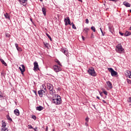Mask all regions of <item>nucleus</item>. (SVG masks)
I'll return each instance as SVG.
<instances>
[{
	"instance_id": "nucleus-60",
	"label": "nucleus",
	"mask_w": 131,
	"mask_h": 131,
	"mask_svg": "<svg viewBox=\"0 0 131 131\" xmlns=\"http://www.w3.org/2000/svg\"><path fill=\"white\" fill-rule=\"evenodd\" d=\"M1 93H2V92H0V94H1Z\"/></svg>"
},
{
	"instance_id": "nucleus-23",
	"label": "nucleus",
	"mask_w": 131,
	"mask_h": 131,
	"mask_svg": "<svg viewBox=\"0 0 131 131\" xmlns=\"http://www.w3.org/2000/svg\"><path fill=\"white\" fill-rule=\"evenodd\" d=\"M2 127H6V126H7V124H6V123L5 122V121H4L3 120L2 121Z\"/></svg>"
},
{
	"instance_id": "nucleus-53",
	"label": "nucleus",
	"mask_w": 131,
	"mask_h": 131,
	"mask_svg": "<svg viewBox=\"0 0 131 131\" xmlns=\"http://www.w3.org/2000/svg\"><path fill=\"white\" fill-rule=\"evenodd\" d=\"M97 99H98V100H99L100 97L99 96H97Z\"/></svg>"
},
{
	"instance_id": "nucleus-12",
	"label": "nucleus",
	"mask_w": 131,
	"mask_h": 131,
	"mask_svg": "<svg viewBox=\"0 0 131 131\" xmlns=\"http://www.w3.org/2000/svg\"><path fill=\"white\" fill-rule=\"evenodd\" d=\"M28 0H19L18 2L20 3L21 5H23V6H25V3L27 2Z\"/></svg>"
},
{
	"instance_id": "nucleus-55",
	"label": "nucleus",
	"mask_w": 131,
	"mask_h": 131,
	"mask_svg": "<svg viewBox=\"0 0 131 131\" xmlns=\"http://www.w3.org/2000/svg\"><path fill=\"white\" fill-rule=\"evenodd\" d=\"M49 39H50L51 41H52V37H50L49 38Z\"/></svg>"
},
{
	"instance_id": "nucleus-43",
	"label": "nucleus",
	"mask_w": 131,
	"mask_h": 131,
	"mask_svg": "<svg viewBox=\"0 0 131 131\" xmlns=\"http://www.w3.org/2000/svg\"><path fill=\"white\" fill-rule=\"evenodd\" d=\"M94 37H95L94 36V34H93V33H92L91 35V38H94Z\"/></svg>"
},
{
	"instance_id": "nucleus-63",
	"label": "nucleus",
	"mask_w": 131,
	"mask_h": 131,
	"mask_svg": "<svg viewBox=\"0 0 131 131\" xmlns=\"http://www.w3.org/2000/svg\"><path fill=\"white\" fill-rule=\"evenodd\" d=\"M110 29V27H109Z\"/></svg>"
},
{
	"instance_id": "nucleus-49",
	"label": "nucleus",
	"mask_w": 131,
	"mask_h": 131,
	"mask_svg": "<svg viewBox=\"0 0 131 131\" xmlns=\"http://www.w3.org/2000/svg\"><path fill=\"white\" fill-rule=\"evenodd\" d=\"M57 90H58V91H61V88H57Z\"/></svg>"
},
{
	"instance_id": "nucleus-24",
	"label": "nucleus",
	"mask_w": 131,
	"mask_h": 131,
	"mask_svg": "<svg viewBox=\"0 0 131 131\" xmlns=\"http://www.w3.org/2000/svg\"><path fill=\"white\" fill-rule=\"evenodd\" d=\"M67 20H68V25H71V22L70 21V18L69 17H67Z\"/></svg>"
},
{
	"instance_id": "nucleus-11",
	"label": "nucleus",
	"mask_w": 131,
	"mask_h": 131,
	"mask_svg": "<svg viewBox=\"0 0 131 131\" xmlns=\"http://www.w3.org/2000/svg\"><path fill=\"white\" fill-rule=\"evenodd\" d=\"M14 113L15 115H16V116H19V115H20V112L19 111V110L16 108L14 111Z\"/></svg>"
},
{
	"instance_id": "nucleus-34",
	"label": "nucleus",
	"mask_w": 131,
	"mask_h": 131,
	"mask_svg": "<svg viewBox=\"0 0 131 131\" xmlns=\"http://www.w3.org/2000/svg\"><path fill=\"white\" fill-rule=\"evenodd\" d=\"M127 82H128L129 84H130L131 80L130 79H127Z\"/></svg>"
},
{
	"instance_id": "nucleus-39",
	"label": "nucleus",
	"mask_w": 131,
	"mask_h": 131,
	"mask_svg": "<svg viewBox=\"0 0 131 131\" xmlns=\"http://www.w3.org/2000/svg\"><path fill=\"white\" fill-rule=\"evenodd\" d=\"M119 34H120V35H122V36H124V33H123L122 32H119Z\"/></svg>"
},
{
	"instance_id": "nucleus-61",
	"label": "nucleus",
	"mask_w": 131,
	"mask_h": 131,
	"mask_svg": "<svg viewBox=\"0 0 131 131\" xmlns=\"http://www.w3.org/2000/svg\"><path fill=\"white\" fill-rule=\"evenodd\" d=\"M101 95H102V94H101V93H100V96H101Z\"/></svg>"
},
{
	"instance_id": "nucleus-59",
	"label": "nucleus",
	"mask_w": 131,
	"mask_h": 131,
	"mask_svg": "<svg viewBox=\"0 0 131 131\" xmlns=\"http://www.w3.org/2000/svg\"><path fill=\"white\" fill-rule=\"evenodd\" d=\"M52 131H55V129H53Z\"/></svg>"
},
{
	"instance_id": "nucleus-28",
	"label": "nucleus",
	"mask_w": 131,
	"mask_h": 131,
	"mask_svg": "<svg viewBox=\"0 0 131 131\" xmlns=\"http://www.w3.org/2000/svg\"><path fill=\"white\" fill-rule=\"evenodd\" d=\"M7 118L8 120H9V121H12V118H11V117L9 115L7 116Z\"/></svg>"
},
{
	"instance_id": "nucleus-13",
	"label": "nucleus",
	"mask_w": 131,
	"mask_h": 131,
	"mask_svg": "<svg viewBox=\"0 0 131 131\" xmlns=\"http://www.w3.org/2000/svg\"><path fill=\"white\" fill-rule=\"evenodd\" d=\"M61 51L62 53H63V54H64V55H66V54L67 53V49L62 48L61 49Z\"/></svg>"
},
{
	"instance_id": "nucleus-16",
	"label": "nucleus",
	"mask_w": 131,
	"mask_h": 131,
	"mask_svg": "<svg viewBox=\"0 0 131 131\" xmlns=\"http://www.w3.org/2000/svg\"><path fill=\"white\" fill-rule=\"evenodd\" d=\"M89 30H90V29L88 28H84L83 32L85 33L86 35H88V32H89Z\"/></svg>"
},
{
	"instance_id": "nucleus-38",
	"label": "nucleus",
	"mask_w": 131,
	"mask_h": 131,
	"mask_svg": "<svg viewBox=\"0 0 131 131\" xmlns=\"http://www.w3.org/2000/svg\"><path fill=\"white\" fill-rule=\"evenodd\" d=\"M85 23H86V24H89V19H85Z\"/></svg>"
},
{
	"instance_id": "nucleus-41",
	"label": "nucleus",
	"mask_w": 131,
	"mask_h": 131,
	"mask_svg": "<svg viewBox=\"0 0 131 131\" xmlns=\"http://www.w3.org/2000/svg\"><path fill=\"white\" fill-rule=\"evenodd\" d=\"M46 35L47 36H48V38H50L51 37V36H50V35H49V34L46 33Z\"/></svg>"
},
{
	"instance_id": "nucleus-45",
	"label": "nucleus",
	"mask_w": 131,
	"mask_h": 131,
	"mask_svg": "<svg viewBox=\"0 0 131 131\" xmlns=\"http://www.w3.org/2000/svg\"><path fill=\"white\" fill-rule=\"evenodd\" d=\"M2 98H3V95H2L1 94H0V99H2Z\"/></svg>"
},
{
	"instance_id": "nucleus-19",
	"label": "nucleus",
	"mask_w": 131,
	"mask_h": 131,
	"mask_svg": "<svg viewBox=\"0 0 131 131\" xmlns=\"http://www.w3.org/2000/svg\"><path fill=\"white\" fill-rule=\"evenodd\" d=\"M0 61L1 62V63H2V64L5 66H7L8 65L7 64V63H6V62H5V60H4V59L0 58Z\"/></svg>"
},
{
	"instance_id": "nucleus-9",
	"label": "nucleus",
	"mask_w": 131,
	"mask_h": 131,
	"mask_svg": "<svg viewBox=\"0 0 131 131\" xmlns=\"http://www.w3.org/2000/svg\"><path fill=\"white\" fill-rule=\"evenodd\" d=\"M34 70H39V68H38V63L37 61H35L34 62Z\"/></svg>"
},
{
	"instance_id": "nucleus-10",
	"label": "nucleus",
	"mask_w": 131,
	"mask_h": 131,
	"mask_svg": "<svg viewBox=\"0 0 131 131\" xmlns=\"http://www.w3.org/2000/svg\"><path fill=\"white\" fill-rule=\"evenodd\" d=\"M125 74L127 77L131 78V72L130 71H126L125 72Z\"/></svg>"
},
{
	"instance_id": "nucleus-27",
	"label": "nucleus",
	"mask_w": 131,
	"mask_h": 131,
	"mask_svg": "<svg viewBox=\"0 0 131 131\" xmlns=\"http://www.w3.org/2000/svg\"><path fill=\"white\" fill-rule=\"evenodd\" d=\"M1 131H8V128L6 127H2Z\"/></svg>"
},
{
	"instance_id": "nucleus-17",
	"label": "nucleus",
	"mask_w": 131,
	"mask_h": 131,
	"mask_svg": "<svg viewBox=\"0 0 131 131\" xmlns=\"http://www.w3.org/2000/svg\"><path fill=\"white\" fill-rule=\"evenodd\" d=\"M42 12L44 16H46L47 15V11H46V8L45 7L42 8Z\"/></svg>"
},
{
	"instance_id": "nucleus-22",
	"label": "nucleus",
	"mask_w": 131,
	"mask_h": 131,
	"mask_svg": "<svg viewBox=\"0 0 131 131\" xmlns=\"http://www.w3.org/2000/svg\"><path fill=\"white\" fill-rule=\"evenodd\" d=\"M4 16H5L6 19H10V14H9L8 13L5 14Z\"/></svg>"
},
{
	"instance_id": "nucleus-48",
	"label": "nucleus",
	"mask_w": 131,
	"mask_h": 131,
	"mask_svg": "<svg viewBox=\"0 0 131 131\" xmlns=\"http://www.w3.org/2000/svg\"><path fill=\"white\" fill-rule=\"evenodd\" d=\"M82 38L83 40H84V39H85V38H84V37H83V36H82Z\"/></svg>"
},
{
	"instance_id": "nucleus-50",
	"label": "nucleus",
	"mask_w": 131,
	"mask_h": 131,
	"mask_svg": "<svg viewBox=\"0 0 131 131\" xmlns=\"http://www.w3.org/2000/svg\"><path fill=\"white\" fill-rule=\"evenodd\" d=\"M100 31H101V33H103V31L102 30V29L100 28Z\"/></svg>"
},
{
	"instance_id": "nucleus-58",
	"label": "nucleus",
	"mask_w": 131,
	"mask_h": 131,
	"mask_svg": "<svg viewBox=\"0 0 131 131\" xmlns=\"http://www.w3.org/2000/svg\"><path fill=\"white\" fill-rule=\"evenodd\" d=\"M129 30H131V26L129 27Z\"/></svg>"
},
{
	"instance_id": "nucleus-54",
	"label": "nucleus",
	"mask_w": 131,
	"mask_h": 131,
	"mask_svg": "<svg viewBox=\"0 0 131 131\" xmlns=\"http://www.w3.org/2000/svg\"><path fill=\"white\" fill-rule=\"evenodd\" d=\"M102 35H103V36H104L105 35L104 34V33H103V32H102Z\"/></svg>"
},
{
	"instance_id": "nucleus-6",
	"label": "nucleus",
	"mask_w": 131,
	"mask_h": 131,
	"mask_svg": "<svg viewBox=\"0 0 131 131\" xmlns=\"http://www.w3.org/2000/svg\"><path fill=\"white\" fill-rule=\"evenodd\" d=\"M108 70L109 72L111 73L112 76H116V75L118 74L117 72L114 71V70L111 68H108Z\"/></svg>"
},
{
	"instance_id": "nucleus-21",
	"label": "nucleus",
	"mask_w": 131,
	"mask_h": 131,
	"mask_svg": "<svg viewBox=\"0 0 131 131\" xmlns=\"http://www.w3.org/2000/svg\"><path fill=\"white\" fill-rule=\"evenodd\" d=\"M130 32L126 31L124 34V36H129L130 35Z\"/></svg>"
},
{
	"instance_id": "nucleus-4",
	"label": "nucleus",
	"mask_w": 131,
	"mask_h": 131,
	"mask_svg": "<svg viewBox=\"0 0 131 131\" xmlns=\"http://www.w3.org/2000/svg\"><path fill=\"white\" fill-rule=\"evenodd\" d=\"M38 94L41 98H42V96L43 95H46V94H48V91H47V89H41V90L38 91Z\"/></svg>"
},
{
	"instance_id": "nucleus-30",
	"label": "nucleus",
	"mask_w": 131,
	"mask_h": 131,
	"mask_svg": "<svg viewBox=\"0 0 131 131\" xmlns=\"http://www.w3.org/2000/svg\"><path fill=\"white\" fill-rule=\"evenodd\" d=\"M5 35L6 37H11V35H10V34L8 33H5Z\"/></svg>"
},
{
	"instance_id": "nucleus-47",
	"label": "nucleus",
	"mask_w": 131,
	"mask_h": 131,
	"mask_svg": "<svg viewBox=\"0 0 131 131\" xmlns=\"http://www.w3.org/2000/svg\"><path fill=\"white\" fill-rule=\"evenodd\" d=\"M85 125H86V126H88V122H86L85 123Z\"/></svg>"
},
{
	"instance_id": "nucleus-33",
	"label": "nucleus",
	"mask_w": 131,
	"mask_h": 131,
	"mask_svg": "<svg viewBox=\"0 0 131 131\" xmlns=\"http://www.w3.org/2000/svg\"><path fill=\"white\" fill-rule=\"evenodd\" d=\"M42 90H47V89H46V85H45V84L42 85Z\"/></svg>"
},
{
	"instance_id": "nucleus-46",
	"label": "nucleus",
	"mask_w": 131,
	"mask_h": 131,
	"mask_svg": "<svg viewBox=\"0 0 131 131\" xmlns=\"http://www.w3.org/2000/svg\"><path fill=\"white\" fill-rule=\"evenodd\" d=\"M110 2H116V0H109Z\"/></svg>"
},
{
	"instance_id": "nucleus-40",
	"label": "nucleus",
	"mask_w": 131,
	"mask_h": 131,
	"mask_svg": "<svg viewBox=\"0 0 131 131\" xmlns=\"http://www.w3.org/2000/svg\"><path fill=\"white\" fill-rule=\"evenodd\" d=\"M72 28H73V29H76V27H75V25H73Z\"/></svg>"
},
{
	"instance_id": "nucleus-32",
	"label": "nucleus",
	"mask_w": 131,
	"mask_h": 131,
	"mask_svg": "<svg viewBox=\"0 0 131 131\" xmlns=\"http://www.w3.org/2000/svg\"><path fill=\"white\" fill-rule=\"evenodd\" d=\"M127 102H128V103H131V97H129V98H128V99H127Z\"/></svg>"
},
{
	"instance_id": "nucleus-7",
	"label": "nucleus",
	"mask_w": 131,
	"mask_h": 131,
	"mask_svg": "<svg viewBox=\"0 0 131 131\" xmlns=\"http://www.w3.org/2000/svg\"><path fill=\"white\" fill-rule=\"evenodd\" d=\"M53 70H54L55 72H60V71L62 70V69L59 66L54 65L53 66Z\"/></svg>"
},
{
	"instance_id": "nucleus-20",
	"label": "nucleus",
	"mask_w": 131,
	"mask_h": 131,
	"mask_svg": "<svg viewBox=\"0 0 131 131\" xmlns=\"http://www.w3.org/2000/svg\"><path fill=\"white\" fill-rule=\"evenodd\" d=\"M123 5L124 6H125V7H130V5L129 4V3H127V2H123Z\"/></svg>"
},
{
	"instance_id": "nucleus-18",
	"label": "nucleus",
	"mask_w": 131,
	"mask_h": 131,
	"mask_svg": "<svg viewBox=\"0 0 131 131\" xmlns=\"http://www.w3.org/2000/svg\"><path fill=\"white\" fill-rule=\"evenodd\" d=\"M15 47L17 51H18L19 52H21L22 51V49H21V48H19V46L17 43H15Z\"/></svg>"
},
{
	"instance_id": "nucleus-14",
	"label": "nucleus",
	"mask_w": 131,
	"mask_h": 131,
	"mask_svg": "<svg viewBox=\"0 0 131 131\" xmlns=\"http://www.w3.org/2000/svg\"><path fill=\"white\" fill-rule=\"evenodd\" d=\"M106 84L107 85H108V88H110V89H112V83H111V82H110V81H106Z\"/></svg>"
},
{
	"instance_id": "nucleus-31",
	"label": "nucleus",
	"mask_w": 131,
	"mask_h": 131,
	"mask_svg": "<svg viewBox=\"0 0 131 131\" xmlns=\"http://www.w3.org/2000/svg\"><path fill=\"white\" fill-rule=\"evenodd\" d=\"M32 118L33 119H34V120H36V116H34V115H33V116H32Z\"/></svg>"
},
{
	"instance_id": "nucleus-44",
	"label": "nucleus",
	"mask_w": 131,
	"mask_h": 131,
	"mask_svg": "<svg viewBox=\"0 0 131 131\" xmlns=\"http://www.w3.org/2000/svg\"><path fill=\"white\" fill-rule=\"evenodd\" d=\"M45 45V47H46V48H48V43H45L44 44Z\"/></svg>"
},
{
	"instance_id": "nucleus-26",
	"label": "nucleus",
	"mask_w": 131,
	"mask_h": 131,
	"mask_svg": "<svg viewBox=\"0 0 131 131\" xmlns=\"http://www.w3.org/2000/svg\"><path fill=\"white\" fill-rule=\"evenodd\" d=\"M64 22H65V26H67V25H68V19H67V18H64Z\"/></svg>"
},
{
	"instance_id": "nucleus-8",
	"label": "nucleus",
	"mask_w": 131,
	"mask_h": 131,
	"mask_svg": "<svg viewBox=\"0 0 131 131\" xmlns=\"http://www.w3.org/2000/svg\"><path fill=\"white\" fill-rule=\"evenodd\" d=\"M20 66L21 68L19 67V69L21 72V74H23V73H24L25 71V66H24V64H21Z\"/></svg>"
},
{
	"instance_id": "nucleus-1",
	"label": "nucleus",
	"mask_w": 131,
	"mask_h": 131,
	"mask_svg": "<svg viewBox=\"0 0 131 131\" xmlns=\"http://www.w3.org/2000/svg\"><path fill=\"white\" fill-rule=\"evenodd\" d=\"M55 97L57 98L53 99L52 100V103H53V104H55V105H59L61 104L62 102V100L61 99V96H59V95H56Z\"/></svg>"
},
{
	"instance_id": "nucleus-42",
	"label": "nucleus",
	"mask_w": 131,
	"mask_h": 131,
	"mask_svg": "<svg viewBox=\"0 0 131 131\" xmlns=\"http://www.w3.org/2000/svg\"><path fill=\"white\" fill-rule=\"evenodd\" d=\"M33 129H34V130H35V131H37V127L33 128Z\"/></svg>"
},
{
	"instance_id": "nucleus-56",
	"label": "nucleus",
	"mask_w": 131,
	"mask_h": 131,
	"mask_svg": "<svg viewBox=\"0 0 131 131\" xmlns=\"http://www.w3.org/2000/svg\"><path fill=\"white\" fill-rule=\"evenodd\" d=\"M103 103H106V101L105 100H103Z\"/></svg>"
},
{
	"instance_id": "nucleus-36",
	"label": "nucleus",
	"mask_w": 131,
	"mask_h": 131,
	"mask_svg": "<svg viewBox=\"0 0 131 131\" xmlns=\"http://www.w3.org/2000/svg\"><path fill=\"white\" fill-rule=\"evenodd\" d=\"M103 94H104V95H106V96H107L108 94V93L106 91H103Z\"/></svg>"
},
{
	"instance_id": "nucleus-62",
	"label": "nucleus",
	"mask_w": 131,
	"mask_h": 131,
	"mask_svg": "<svg viewBox=\"0 0 131 131\" xmlns=\"http://www.w3.org/2000/svg\"><path fill=\"white\" fill-rule=\"evenodd\" d=\"M40 1H42V0H40Z\"/></svg>"
},
{
	"instance_id": "nucleus-15",
	"label": "nucleus",
	"mask_w": 131,
	"mask_h": 131,
	"mask_svg": "<svg viewBox=\"0 0 131 131\" xmlns=\"http://www.w3.org/2000/svg\"><path fill=\"white\" fill-rule=\"evenodd\" d=\"M36 110L38 111H41V110H43V107L41 106H37L36 107Z\"/></svg>"
},
{
	"instance_id": "nucleus-29",
	"label": "nucleus",
	"mask_w": 131,
	"mask_h": 131,
	"mask_svg": "<svg viewBox=\"0 0 131 131\" xmlns=\"http://www.w3.org/2000/svg\"><path fill=\"white\" fill-rule=\"evenodd\" d=\"M91 29L92 30H93L94 32H96V28H95V27L94 26L91 27Z\"/></svg>"
},
{
	"instance_id": "nucleus-57",
	"label": "nucleus",
	"mask_w": 131,
	"mask_h": 131,
	"mask_svg": "<svg viewBox=\"0 0 131 131\" xmlns=\"http://www.w3.org/2000/svg\"><path fill=\"white\" fill-rule=\"evenodd\" d=\"M79 2H82V0H78Z\"/></svg>"
},
{
	"instance_id": "nucleus-2",
	"label": "nucleus",
	"mask_w": 131,
	"mask_h": 131,
	"mask_svg": "<svg viewBox=\"0 0 131 131\" xmlns=\"http://www.w3.org/2000/svg\"><path fill=\"white\" fill-rule=\"evenodd\" d=\"M47 89L50 91V94L52 96L55 94V90H54V86L51 83H47Z\"/></svg>"
},
{
	"instance_id": "nucleus-37",
	"label": "nucleus",
	"mask_w": 131,
	"mask_h": 131,
	"mask_svg": "<svg viewBox=\"0 0 131 131\" xmlns=\"http://www.w3.org/2000/svg\"><path fill=\"white\" fill-rule=\"evenodd\" d=\"M89 120H90V118H89L88 117L85 118V121L86 122H89Z\"/></svg>"
},
{
	"instance_id": "nucleus-5",
	"label": "nucleus",
	"mask_w": 131,
	"mask_h": 131,
	"mask_svg": "<svg viewBox=\"0 0 131 131\" xmlns=\"http://www.w3.org/2000/svg\"><path fill=\"white\" fill-rule=\"evenodd\" d=\"M88 72L89 74H90V75H91L92 76H97V74L96 73L95 70L93 68L89 69L88 71Z\"/></svg>"
},
{
	"instance_id": "nucleus-25",
	"label": "nucleus",
	"mask_w": 131,
	"mask_h": 131,
	"mask_svg": "<svg viewBox=\"0 0 131 131\" xmlns=\"http://www.w3.org/2000/svg\"><path fill=\"white\" fill-rule=\"evenodd\" d=\"M56 63H57V64L58 65H59V66H62V64H61V63L60 62V61H59V60L58 59H55V61Z\"/></svg>"
},
{
	"instance_id": "nucleus-3",
	"label": "nucleus",
	"mask_w": 131,
	"mask_h": 131,
	"mask_svg": "<svg viewBox=\"0 0 131 131\" xmlns=\"http://www.w3.org/2000/svg\"><path fill=\"white\" fill-rule=\"evenodd\" d=\"M116 51L117 52V53H123L124 49H123L121 44H118L116 47Z\"/></svg>"
},
{
	"instance_id": "nucleus-51",
	"label": "nucleus",
	"mask_w": 131,
	"mask_h": 131,
	"mask_svg": "<svg viewBox=\"0 0 131 131\" xmlns=\"http://www.w3.org/2000/svg\"><path fill=\"white\" fill-rule=\"evenodd\" d=\"M46 131H48V126H46Z\"/></svg>"
},
{
	"instance_id": "nucleus-35",
	"label": "nucleus",
	"mask_w": 131,
	"mask_h": 131,
	"mask_svg": "<svg viewBox=\"0 0 131 131\" xmlns=\"http://www.w3.org/2000/svg\"><path fill=\"white\" fill-rule=\"evenodd\" d=\"M28 126H29V129H31L32 128L33 129V127H32L31 125H29Z\"/></svg>"
},
{
	"instance_id": "nucleus-52",
	"label": "nucleus",
	"mask_w": 131,
	"mask_h": 131,
	"mask_svg": "<svg viewBox=\"0 0 131 131\" xmlns=\"http://www.w3.org/2000/svg\"><path fill=\"white\" fill-rule=\"evenodd\" d=\"M73 25H74V24H73V23H72L71 24V25H72V26H73Z\"/></svg>"
}]
</instances>
